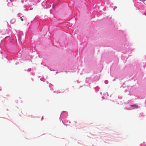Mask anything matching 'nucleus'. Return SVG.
Segmentation results:
<instances>
[{"mask_svg":"<svg viewBox=\"0 0 146 146\" xmlns=\"http://www.w3.org/2000/svg\"><path fill=\"white\" fill-rule=\"evenodd\" d=\"M131 107H133L134 108H137L138 107V106L135 105H131Z\"/></svg>","mask_w":146,"mask_h":146,"instance_id":"obj_1","label":"nucleus"},{"mask_svg":"<svg viewBox=\"0 0 146 146\" xmlns=\"http://www.w3.org/2000/svg\"><path fill=\"white\" fill-rule=\"evenodd\" d=\"M21 19L22 21H23V19L21 17Z\"/></svg>","mask_w":146,"mask_h":146,"instance_id":"obj_2","label":"nucleus"}]
</instances>
